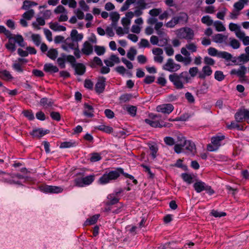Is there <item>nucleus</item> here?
Instances as JSON below:
<instances>
[{
	"label": "nucleus",
	"mask_w": 249,
	"mask_h": 249,
	"mask_svg": "<svg viewBox=\"0 0 249 249\" xmlns=\"http://www.w3.org/2000/svg\"><path fill=\"white\" fill-rule=\"evenodd\" d=\"M35 12L33 9H30L25 12L23 15V18L27 20H30L34 15Z\"/></svg>",
	"instance_id": "nucleus-45"
},
{
	"label": "nucleus",
	"mask_w": 249,
	"mask_h": 249,
	"mask_svg": "<svg viewBox=\"0 0 249 249\" xmlns=\"http://www.w3.org/2000/svg\"><path fill=\"white\" fill-rule=\"evenodd\" d=\"M94 50L96 53L98 55H103L105 52V49L104 47L95 46L94 47Z\"/></svg>",
	"instance_id": "nucleus-62"
},
{
	"label": "nucleus",
	"mask_w": 249,
	"mask_h": 249,
	"mask_svg": "<svg viewBox=\"0 0 249 249\" xmlns=\"http://www.w3.org/2000/svg\"><path fill=\"white\" fill-rule=\"evenodd\" d=\"M106 78L104 76H100L98 77L97 82L95 84V90L96 92L100 94L103 93L106 87Z\"/></svg>",
	"instance_id": "nucleus-13"
},
{
	"label": "nucleus",
	"mask_w": 249,
	"mask_h": 249,
	"mask_svg": "<svg viewBox=\"0 0 249 249\" xmlns=\"http://www.w3.org/2000/svg\"><path fill=\"white\" fill-rule=\"evenodd\" d=\"M133 95L131 93H124L121 95L119 97V101L121 103H124L129 101L132 98Z\"/></svg>",
	"instance_id": "nucleus-32"
},
{
	"label": "nucleus",
	"mask_w": 249,
	"mask_h": 249,
	"mask_svg": "<svg viewBox=\"0 0 249 249\" xmlns=\"http://www.w3.org/2000/svg\"><path fill=\"white\" fill-rule=\"evenodd\" d=\"M204 63L205 66H213L215 64V61L213 59L208 56H205L204 58Z\"/></svg>",
	"instance_id": "nucleus-60"
},
{
	"label": "nucleus",
	"mask_w": 249,
	"mask_h": 249,
	"mask_svg": "<svg viewBox=\"0 0 249 249\" xmlns=\"http://www.w3.org/2000/svg\"><path fill=\"white\" fill-rule=\"evenodd\" d=\"M228 38V36L221 34H217L213 36V41L216 43H222L225 42Z\"/></svg>",
	"instance_id": "nucleus-26"
},
{
	"label": "nucleus",
	"mask_w": 249,
	"mask_h": 249,
	"mask_svg": "<svg viewBox=\"0 0 249 249\" xmlns=\"http://www.w3.org/2000/svg\"><path fill=\"white\" fill-rule=\"evenodd\" d=\"M101 159V155L98 153H94L91 154L90 160L91 162H96Z\"/></svg>",
	"instance_id": "nucleus-64"
},
{
	"label": "nucleus",
	"mask_w": 249,
	"mask_h": 249,
	"mask_svg": "<svg viewBox=\"0 0 249 249\" xmlns=\"http://www.w3.org/2000/svg\"><path fill=\"white\" fill-rule=\"evenodd\" d=\"M189 73L191 77H194L200 72H199L198 68L196 67H193L190 68L189 70Z\"/></svg>",
	"instance_id": "nucleus-57"
},
{
	"label": "nucleus",
	"mask_w": 249,
	"mask_h": 249,
	"mask_svg": "<svg viewBox=\"0 0 249 249\" xmlns=\"http://www.w3.org/2000/svg\"><path fill=\"white\" fill-rule=\"evenodd\" d=\"M247 71V68L245 66L242 65L240 66L238 69H234L231 70L230 73L231 75H236L240 79H243L245 77Z\"/></svg>",
	"instance_id": "nucleus-15"
},
{
	"label": "nucleus",
	"mask_w": 249,
	"mask_h": 249,
	"mask_svg": "<svg viewBox=\"0 0 249 249\" xmlns=\"http://www.w3.org/2000/svg\"><path fill=\"white\" fill-rule=\"evenodd\" d=\"M32 39L35 44L38 46L41 43V37L38 34H33L31 36Z\"/></svg>",
	"instance_id": "nucleus-50"
},
{
	"label": "nucleus",
	"mask_w": 249,
	"mask_h": 249,
	"mask_svg": "<svg viewBox=\"0 0 249 249\" xmlns=\"http://www.w3.org/2000/svg\"><path fill=\"white\" fill-rule=\"evenodd\" d=\"M162 12L161 8H154L149 11V14L152 17L159 16Z\"/></svg>",
	"instance_id": "nucleus-58"
},
{
	"label": "nucleus",
	"mask_w": 249,
	"mask_h": 249,
	"mask_svg": "<svg viewBox=\"0 0 249 249\" xmlns=\"http://www.w3.org/2000/svg\"><path fill=\"white\" fill-rule=\"evenodd\" d=\"M237 122H241L244 120H249V110L243 109L239 110L234 115Z\"/></svg>",
	"instance_id": "nucleus-10"
},
{
	"label": "nucleus",
	"mask_w": 249,
	"mask_h": 249,
	"mask_svg": "<svg viewBox=\"0 0 249 249\" xmlns=\"http://www.w3.org/2000/svg\"><path fill=\"white\" fill-rule=\"evenodd\" d=\"M126 110L132 117L136 115L137 108L136 106L128 105L126 107Z\"/></svg>",
	"instance_id": "nucleus-40"
},
{
	"label": "nucleus",
	"mask_w": 249,
	"mask_h": 249,
	"mask_svg": "<svg viewBox=\"0 0 249 249\" xmlns=\"http://www.w3.org/2000/svg\"><path fill=\"white\" fill-rule=\"evenodd\" d=\"M213 25L217 32H224L226 30L225 27L220 21H214Z\"/></svg>",
	"instance_id": "nucleus-35"
},
{
	"label": "nucleus",
	"mask_w": 249,
	"mask_h": 249,
	"mask_svg": "<svg viewBox=\"0 0 249 249\" xmlns=\"http://www.w3.org/2000/svg\"><path fill=\"white\" fill-rule=\"evenodd\" d=\"M174 107L171 104L159 105L156 107V111L165 114H170L174 110Z\"/></svg>",
	"instance_id": "nucleus-11"
},
{
	"label": "nucleus",
	"mask_w": 249,
	"mask_h": 249,
	"mask_svg": "<svg viewBox=\"0 0 249 249\" xmlns=\"http://www.w3.org/2000/svg\"><path fill=\"white\" fill-rule=\"evenodd\" d=\"M137 7L142 10L151 7V2L149 0H138L136 2Z\"/></svg>",
	"instance_id": "nucleus-24"
},
{
	"label": "nucleus",
	"mask_w": 249,
	"mask_h": 249,
	"mask_svg": "<svg viewBox=\"0 0 249 249\" xmlns=\"http://www.w3.org/2000/svg\"><path fill=\"white\" fill-rule=\"evenodd\" d=\"M233 7L234 8V11L239 12L244 8V4L243 2L238 1L234 4Z\"/></svg>",
	"instance_id": "nucleus-59"
},
{
	"label": "nucleus",
	"mask_w": 249,
	"mask_h": 249,
	"mask_svg": "<svg viewBox=\"0 0 249 249\" xmlns=\"http://www.w3.org/2000/svg\"><path fill=\"white\" fill-rule=\"evenodd\" d=\"M116 34L119 36H122L124 33L127 34L128 32V28H124V29L121 27H118L116 29Z\"/></svg>",
	"instance_id": "nucleus-61"
},
{
	"label": "nucleus",
	"mask_w": 249,
	"mask_h": 249,
	"mask_svg": "<svg viewBox=\"0 0 249 249\" xmlns=\"http://www.w3.org/2000/svg\"><path fill=\"white\" fill-rule=\"evenodd\" d=\"M223 72L220 71H216L214 72V78L218 81H222L225 78Z\"/></svg>",
	"instance_id": "nucleus-49"
},
{
	"label": "nucleus",
	"mask_w": 249,
	"mask_h": 249,
	"mask_svg": "<svg viewBox=\"0 0 249 249\" xmlns=\"http://www.w3.org/2000/svg\"><path fill=\"white\" fill-rule=\"evenodd\" d=\"M228 127L229 129H236L239 130H243V126H240L239 124L235 122H232L231 124L228 125Z\"/></svg>",
	"instance_id": "nucleus-55"
},
{
	"label": "nucleus",
	"mask_w": 249,
	"mask_h": 249,
	"mask_svg": "<svg viewBox=\"0 0 249 249\" xmlns=\"http://www.w3.org/2000/svg\"><path fill=\"white\" fill-rule=\"evenodd\" d=\"M232 57V55L227 52H219L218 54L219 58H224L227 61L231 60Z\"/></svg>",
	"instance_id": "nucleus-43"
},
{
	"label": "nucleus",
	"mask_w": 249,
	"mask_h": 249,
	"mask_svg": "<svg viewBox=\"0 0 249 249\" xmlns=\"http://www.w3.org/2000/svg\"><path fill=\"white\" fill-rule=\"evenodd\" d=\"M230 46L234 49H238L240 47V43L239 41L234 38H230Z\"/></svg>",
	"instance_id": "nucleus-56"
},
{
	"label": "nucleus",
	"mask_w": 249,
	"mask_h": 249,
	"mask_svg": "<svg viewBox=\"0 0 249 249\" xmlns=\"http://www.w3.org/2000/svg\"><path fill=\"white\" fill-rule=\"evenodd\" d=\"M180 52L182 53V54L185 56V57H184L183 60L182 61V62L183 63L184 65L185 66H188L190 65L192 61V58L190 56V53L188 51L186 50V49L184 48L181 49Z\"/></svg>",
	"instance_id": "nucleus-20"
},
{
	"label": "nucleus",
	"mask_w": 249,
	"mask_h": 249,
	"mask_svg": "<svg viewBox=\"0 0 249 249\" xmlns=\"http://www.w3.org/2000/svg\"><path fill=\"white\" fill-rule=\"evenodd\" d=\"M169 79L177 89H182L184 88V84L188 83L190 78L187 71H183L179 74L174 73L170 74Z\"/></svg>",
	"instance_id": "nucleus-1"
},
{
	"label": "nucleus",
	"mask_w": 249,
	"mask_h": 249,
	"mask_svg": "<svg viewBox=\"0 0 249 249\" xmlns=\"http://www.w3.org/2000/svg\"><path fill=\"white\" fill-rule=\"evenodd\" d=\"M40 190L46 193H60L63 191V189L58 186L46 185L40 187Z\"/></svg>",
	"instance_id": "nucleus-12"
},
{
	"label": "nucleus",
	"mask_w": 249,
	"mask_h": 249,
	"mask_svg": "<svg viewBox=\"0 0 249 249\" xmlns=\"http://www.w3.org/2000/svg\"><path fill=\"white\" fill-rule=\"evenodd\" d=\"M53 103L52 99L47 98H43L40 101V105L45 107H52Z\"/></svg>",
	"instance_id": "nucleus-34"
},
{
	"label": "nucleus",
	"mask_w": 249,
	"mask_h": 249,
	"mask_svg": "<svg viewBox=\"0 0 249 249\" xmlns=\"http://www.w3.org/2000/svg\"><path fill=\"white\" fill-rule=\"evenodd\" d=\"M195 190L199 193L203 191L206 192L209 195H212L214 193V191L212 189V187L206 184L204 182L201 180L196 181L193 185Z\"/></svg>",
	"instance_id": "nucleus-5"
},
{
	"label": "nucleus",
	"mask_w": 249,
	"mask_h": 249,
	"mask_svg": "<svg viewBox=\"0 0 249 249\" xmlns=\"http://www.w3.org/2000/svg\"><path fill=\"white\" fill-rule=\"evenodd\" d=\"M180 67V65L175 63L173 59L169 58L165 64L163 65L162 69L166 71L175 72L179 70Z\"/></svg>",
	"instance_id": "nucleus-7"
},
{
	"label": "nucleus",
	"mask_w": 249,
	"mask_h": 249,
	"mask_svg": "<svg viewBox=\"0 0 249 249\" xmlns=\"http://www.w3.org/2000/svg\"><path fill=\"white\" fill-rule=\"evenodd\" d=\"M176 35L180 39L191 40L194 38V32L190 28L183 27L177 30Z\"/></svg>",
	"instance_id": "nucleus-4"
},
{
	"label": "nucleus",
	"mask_w": 249,
	"mask_h": 249,
	"mask_svg": "<svg viewBox=\"0 0 249 249\" xmlns=\"http://www.w3.org/2000/svg\"><path fill=\"white\" fill-rule=\"evenodd\" d=\"M160 117V115H154L152 113L149 115V118L144 120V122L154 127H170V124L169 123H164L162 121L160 122L159 119Z\"/></svg>",
	"instance_id": "nucleus-3"
},
{
	"label": "nucleus",
	"mask_w": 249,
	"mask_h": 249,
	"mask_svg": "<svg viewBox=\"0 0 249 249\" xmlns=\"http://www.w3.org/2000/svg\"><path fill=\"white\" fill-rule=\"evenodd\" d=\"M120 62L118 56L112 54L108 59L104 60V63L107 67H113L115 64H118Z\"/></svg>",
	"instance_id": "nucleus-19"
},
{
	"label": "nucleus",
	"mask_w": 249,
	"mask_h": 249,
	"mask_svg": "<svg viewBox=\"0 0 249 249\" xmlns=\"http://www.w3.org/2000/svg\"><path fill=\"white\" fill-rule=\"evenodd\" d=\"M99 217V214L94 215L91 217L90 218L86 220L85 224L86 225H93L97 222Z\"/></svg>",
	"instance_id": "nucleus-48"
},
{
	"label": "nucleus",
	"mask_w": 249,
	"mask_h": 249,
	"mask_svg": "<svg viewBox=\"0 0 249 249\" xmlns=\"http://www.w3.org/2000/svg\"><path fill=\"white\" fill-rule=\"evenodd\" d=\"M123 173V169L118 168L115 170L106 171L99 179L98 183L100 184H106L117 179Z\"/></svg>",
	"instance_id": "nucleus-2"
},
{
	"label": "nucleus",
	"mask_w": 249,
	"mask_h": 249,
	"mask_svg": "<svg viewBox=\"0 0 249 249\" xmlns=\"http://www.w3.org/2000/svg\"><path fill=\"white\" fill-rule=\"evenodd\" d=\"M96 128L107 133H110L113 131L112 127L104 124L99 125L96 126Z\"/></svg>",
	"instance_id": "nucleus-39"
},
{
	"label": "nucleus",
	"mask_w": 249,
	"mask_h": 249,
	"mask_svg": "<svg viewBox=\"0 0 249 249\" xmlns=\"http://www.w3.org/2000/svg\"><path fill=\"white\" fill-rule=\"evenodd\" d=\"M3 34L9 40L14 39L15 42H16L19 46L21 47H25V44L24 41L23 37L21 35H17L13 36L11 32L7 29L5 30Z\"/></svg>",
	"instance_id": "nucleus-8"
},
{
	"label": "nucleus",
	"mask_w": 249,
	"mask_h": 249,
	"mask_svg": "<svg viewBox=\"0 0 249 249\" xmlns=\"http://www.w3.org/2000/svg\"><path fill=\"white\" fill-rule=\"evenodd\" d=\"M108 201L107 204L108 205H114L118 202L119 199L114 196V194H109L107 197Z\"/></svg>",
	"instance_id": "nucleus-37"
},
{
	"label": "nucleus",
	"mask_w": 249,
	"mask_h": 249,
	"mask_svg": "<svg viewBox=\"0 0 249 249\" xmlns=\"http://www.w3.org/2000/svg\"><path fill=\"white\" fill-rule=\"evenodd\" d=\"M71 37L72 40L78 42L82 40L83 35L82 34H78L76 30L73 29L71 33Z\"/></svg>",
	"instance_id": "nucleus-29"
},
{
	"label": "nucleus",
	"mask_w": 249,
	"mask_h": 249,
	"mask_svg": "<svg viewBox=\"0 0 249 249\" xmlns=\"http://www.w3.org/2000/svg\"><path fill=\"white\" fill-rule=\"evenodd\" d=\"M212 73L213 70L210 66H204L201 72L198 73V78L200 79H204L207 76L211 75Z\"/></svg>",
	"instance_id": "nucleus-17"
},
{
	"label": "nucleus",
	"mask_w": 249,
	"mask_h": 249,
	"mask_svg": "<svg viewBox=\"0 0 249 249\" xmlns=\"http://www.w3.org/2000/svg\"><path fill=\"white\" fill-rule=\"evenodd\" d=\"M76 145L75 142L70 141V142H64L61 143L60 147L61 148H66L73 147Z\"/></svg>",
	"instance_id": "nucleus-47"
},
{
	"label": "nucleus",
	"mask_w": 249,
	"mask_h": 249,
	"mask_svg": "<svg viewBox=\"0 0 249 249\" xmlns=\"http://www.w3.org/2000/svg\"><path fill=\"white\" fill-rule=\"evenodd\" d=\"M84 115L89 118L93 117V107L87 103L84 104Z\"/></svg>",
	"instance_id": "nucleus-25"
},
{
	"label": "nucleus",
	"mask_w": 249,
	"mask_h": 249,
	"mask_svg": "<svg viewBox=\"0 0 249 249\" xmlns=\"http://www.w3.org/2000/svg\"><path fill=\"white\" fill-rule=\"evenodd\" d=\"M0 78L4 80L9 81L13 79V77L9 71L4 70H0Z\"/></svg>",
	"instance_id": "nucleus-31"
},
{
	"label": "nucleus",
	"mask_w": 249,
	"mask_h": 249,
	"mask_svg": "<svg viewBox=\"0 0 249 249\" xmlns=\"http://www.w3.org/2000/svg\"><path fill=\"white\" fill-rule=\"evenodd\" d=\"M225 139L224 135L215 136L211 139V142L218 148L221 145V142Z\"/></svg>",
	"instance_id": "nucleus-30"
},
{
	"label": "nucleus",
	"mask_w": 249,
	"mask_h": 249,
	"mask_svg": "<svg viewBox=\"0 0 249 249\" xmlns=\"http://www.w3.org/2000/svg\"><path fill=\"white\" fill-rule=\"evenodd\" d=\"M227 11L228 10L226 8H222L221 10L216 14L217 18L221 20H223L224 19V17L227 12Z\"/></svg>",
	"instance_id": "nucleus-53"
},
{
	"label": "nucleus",
	"mask_w": 249,
	"mask_h": 249,
	"mask_svg": "<svg viewBox=\"0 0 249 249\" xmlns=\"http://www.w3.org/2000/svg\"><path fill=\"white\" fill-rule=\"evenodd\" d=\"M73 68L75 70V73L79 75H83L86 71V67L82 63H76L73 65Z\"/></svg>",
	"instance_id": "nucleus-23"
},
{
	"label": "nucleus",
	"mask_w": 249,
	"mask_h": 249,
	"mask_svg": "<svg viewBox=\"0 0 249 249\" xmlns=\"http://www.w3.org/2000/svg\"><path fill=\"white\" fill-rule=\"evenodd\" d=\"M180 140L184 142V150H186L187 153H191L192 155H195L196 153L195 143L190 140H187L184 137H180Z\"/></svg>",
	"instance_id": "nucleus-9"
},
{
	"label": "nucleus",
	"mask_w": 249,
	"mask_h": 249,
	"mask_svg": "<svg viewBox=\"0 0 249 249\" xmlns=\"http://www.w3.org/2000/svg\"><path fill=\"white\" fill-rule=\"evenodd\" d=\"M15 43L17 42H15L14 39L9 40L8 43H7L5 45L6 48L11 52H15L16 50Z\"/></svg>",
	"instance_id": "nucleus-33"
},
{
	"label": "nucleus",
	"mask_w": 249,
	"mask_h": 249,
	"mask_svg": "<svg viewBox=\"0 0 249 249\" xmlns=\"http://www.w3.org/2000/svg\"><path fill=\"white\" fill-rule=\"evenodd\" d=\"M181 177L183 180L188 184H191L193 182V177L190 174L187 173H182Z\"/></svg>",
	"instance_id": "nucleus-46"
},
{
	"label": "nucleus",
	"mask_w": 249,
	"mask_h": 249,
	"mask_svg": "<svg viewBox=\"0 0 249 249\" xmlns=\"http://www.w3.org/2000/svg\"><path fill=\"white\" fill-rule=\"evenodd\" d=\"M62 47L65 51L69 52L70 50H73L78 47V43L72 40L71 38H68L65 40V44Z\"/></svg>",
	"instance_id": "nucleus-14"
},
{
	"label": "nucleus",
	"mask_w": 249,
	"mask_h": 249,
	"mask_svg": "<svg viewBox=\"0 0 249 249\" xmlns=\"http://www.w3.org/2000/svg\"><path fill=\"white\" fill-rule=\"evenodd\" d=\"M176 21L178 24H184L188 21V16L187 14L184 12H180L176 16H174Z\"/></svg>",
	"instance_id": "nucleus-22"
},
{
	"label": "nucleus",
	"mask_w": 249,
	"mask_h": 249,
	"mask_svg": "<svg viewBox=\"0 0 249 249\" xmlns=\"http://www.w3.org/2000/svg\"><path fill=\"white\" fill-rule=\"evenodd\" d=\"M58 55V52L56 49H52L48 51L47 56L52 60H55Z\"/></svg>",
	"instance_id": "nucleus-44"
},
{
	"label": "nucleus",
	"mask_w": 249,
	"mask_h": 249,
	"mask_svg": "<svg viewBox=\"0 0 249 249\" xmlns=\"http://www.w3.org/2000/svg\"><path fill=\"white\" fill-rule=\"evenodd\" d=\"M168 37L165 36L163 37H160L159 39V44L158 46L160 47H164L166 46L168 43Z\"/></svg>",
	"instance_id": "nucleus-52"
},
{
	"label": "nucleus",
	"mask_w": 249,
	"mask_h": 249,
	"mask_svg": "<svg viewBox=\"0 0 249 249\" xmlns=\"http://www.w3.org/2000/svg\"><path fill=\"white\" fill-rule=\"evenodd\" d=\"M180 137L183 136L181 134L178 136L174 148L175 152L177 154H180L184 151V142L180 140Z\"/></svg>",
	"instance_id": "nucleus-16"
},
{
	"label": "nucleus",
	"mask_w": 249,
	"mask_h": 249,
	"mask_svg": "<svg viewBox=\"0 0 249 249\" xmlns=\"http://www.w3.org/2000/svg\"><path fill=\"white\" fill-rule=\"evenodd\" d=\"M94 175H90L83 178H77L74 180L76 186L83 187L91 184L94 180Z\"/></svg>",
	"instance_id": "nucleus-6"
},
{
	"label": "nucleus",
	"mask_w": 249,
	"mask_h": 249,
	"mask_svg": "<svg viewBox=\"0 0 249 249\" xmlns=\"http://www.w3.org/2000/svg\"><path fill=\"white\" fill-rule=\"evenodd\" d=\"M21 65V64L20 63L15 61L12 65V68L15 71L18 72H22L23 70Z\"/></svg>",
	"instance_id": "nucleus-54"
},
{
	"label": "nucleus",
	"mask_w": 249,
	"mask_h": 249,
	"mask_svg": "<svg viewBox=\"0 0 249 249\" xmlns=\"http://www.w3.org/2000/svg\"><path fill=\"white\" fill-rule=\"evenodd\" d=\"M50 28L55 32L65 31L66 28L60 25L58 22H51L50 23Z\"/></svg>",
	"instance_id": "nucleus-27"
},
{
	"label": "nucleus",
	"mask_w": 249,
	"mask_h": 249,
	"mask_svg": "<svg viewBox=\"0 0 249 249\" xmlns=\"http://www.w3.org/2000/svg\"><path fill=\"white\" fill-rule=\"evenodd\" d=\"M201 22L209 26L213 24L214 22L213 20L208 15L203 16L201 18Z\"/></svg>",
	"instance_id": "nucleus-41"
},
{
	"label": "nucleus",
	"mask_w": 249,
	"mask_h": 249,
	"mask_svg": "<svg viewBox=\"0 0 249 249\" xmlns=\"http://www.w3.org/2000/svg\"><path fill=\"white\" fill-rule=\"evenodd\" d=\"M49 132L50 131L48 129H43L42 128H39L33 129L30 134L34 137L39 138L49 133Z\"/></svg>",
	"instance_id": "nucleus-18"
},
{
	"label": "nucleus",
	"mask_w": 249,
	"mask_h": 249,
	"mask_svg": "<svg viewBox=\"0 0 249 249\" xmlns=\"http://www.w3.org/2000/svg\"><path fill=\"white\" fill-rule=\"evenodd\" d=\"M65 12H68L65 7L61 5L57 6L54 10V13L56 14H62Z\"/></svg>",
	"instance_id": "nucleus-63"
},
{
	"label": "nucleus",
	"mask_w": 249,
	"mask_h": 249,
	"mask_svg": "<svg viewBox=\"0 0 249 249\" xmlns=\"http://www.w3.org/2000/svg\"><path fill=\"white\" fill-rule=\"evenodd\" d=\"M81 52L87 55L91 54L93 52V46L89 41H85L83 44Z\"/></svg>",
	"instance_id": "nucleus-21"
},
{
	"label": "nucleus",
	"mask_w": 249,
	"mask_h": 249,
	"mask_svg": "<svg viewBox=\"0 0 249 249\" xmlns=\"http://www.w3.org/2000/svg\"><path fill=\"white\" fill-rule=\"evenodd\" d=\"M44 71L47 72L55 73L58 71V68L51 63L45 64L44 66Z\"/></svg>",
	"instance_id": "nucleus-28"
},
{
	"label": "nucleus",
	"mask_w": 249,
	"mask_h": 249,
	"mask_svg": "<svg viewBox=\"0 0 249 249\" xmlns=\"http://www.w3.org/2000/svg\"><path fill=\"white\" fill-rule=\"evenodd\" d=\"M137 53V50L134 48L131 47L127 53V57L131 61H133Z\"/></svg>",
	"instance_id": "nucleus-38"
},
{
	"label": "nucleus",
	"mask_w": 249,
	"mask_h": 249,
	"mask_svg": "<svg viewBox=\"0 0 249 249\" xmlns=\"http://www.w3.org/2000/svg\"><path fill=\"white\" fill-rule=\"evenodd\" d=\"M182 48L185 49L186 50L189 51L190 53H193L197 51V47L194 43L191 42L186 44L185 47Z\"/></svg>",
	"instance_id": "nucleus-36"
},
{
	"label": "nucleus",
	"mask_w": 249,
	"mask_h": 249,
	"mask_svg": "<svg viewBox=\"0 0 249 249\" xmlns=\"http://www.w3.org/2000/svg\"><path fill=\"white\" fill-rule=\"evenodd\" d=\"M22 113L24 116L28 118V120L31 121L35 119L34 113L32 110H25L23 111Z\"/></svg>",
	"instance_id": "nucleus-51"
},
{
	"label": "nucleus",
	"mask_w": 249,
	"mask_h": 249,
	"mask_svg": "<svg viewBox=\"0 0 249 249\" xmlns=\"http://www.w3.org/2000/svg\"><path fill=\"white\" fill-rule=\"evenodd\" d=\"M164 142L168 146H173L175 145L176 140L171 137L167 136L164 138Z\"/></svg>",
	"instance_id": "nucleus-42"
}]
</instances>
